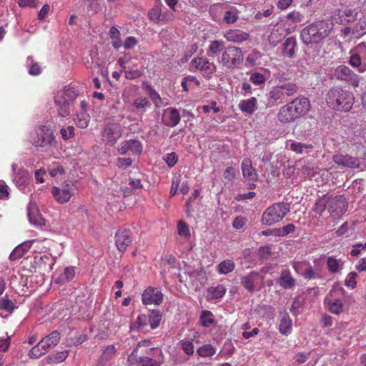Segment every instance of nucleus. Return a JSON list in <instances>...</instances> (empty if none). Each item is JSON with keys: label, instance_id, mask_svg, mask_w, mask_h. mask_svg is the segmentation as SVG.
<instances>
[{"label": "nucleus", "instance_id": "f257e3e1", "mask_svg": "<svg viewBox=\"0 0 366 366\" xmlns=\"http://www.w3.org/2000/svg\"><path fill=\"white\" fill-rule=\"evenodd\" d=\"M333 28L334 24L330 20L315 21L301 31V40L307 46L318 44L330 36Z\"/></svg>", "mask_w": 366, "mask_h": 366}, {"label": "nucleus", "instance_id": "f03ea898", "mask_svg": "<svg viewBox=\"0 0 366 366\" xmlns=\"http://www.w3.org/2000/svg\"><path fill=\"white\" fill-rule=\"evenodd\" d=\"M310 109V100L305 97H298L280 108L277 119L282 124L292 123L306 115Z\"/></svg>", "mask_w": 366, "mask_h": 366}, {"label": "nucleus", "instance_id": "7ed1b4c3", "mask_svg": "<svg viewBox=\"0 0 366 366\" xmlns=\"http://www.w3.org/2000/svg\"><path fill=\"white\" fill-rule=\"evenodd\" d=\"M325 102L327 106L335 110L340 112L350 111L354 104L353 94L340 86L331 87L325 95Z\"/></svg>", "mask_w": 366, "mask_h": 366}, {"label": "nucleus", "instance_id": "20e7f679", "mask_svg": "<svg viewBox=\"0 0 366 366\" xmlns=\"http://www.w3.org/2000/svg\"><path fill=\"white\" fill-rule=\"evenodd\" d=\"M30 142L36 147H56L57 141L53 130L47 126L39 125L30 134Z\"/></svg>", "mask_w": 366, "mask_h": 366}, {"label": "nucleus", "instance_id": "39448f33", "mask_svg": "<svg viewBox=\"0 0 366 366\" xmlns=\"http://www.w3.org/2000/svg\"><path fill=\"white\" fill-rule=\"evenodd\" d=\"M290 206L285 202H278L269 207L262 214L261 221L263 224L271 226L282 220L289 212Z\"/></svg>", "mask_w": 366, "mask_h": 366}, {"label": "nucleus", "instance_id": "423d86ee", "mask_svg": "<svg viewBox=\"0 0 366 366\" xmlns=\"http://www.w3.org/2000/svg\"><path fill=\"white\" fill-rule=\"evenodd\" d=\"M152 343L149 339L139 342L132 352L128 357V361L134 362V359H137L139 355L147 356H163L161 349L156 347H151Z\"/></svg>", "mask_w": 366, "mask_h": 366}, {"label": "nucleus", "instance_id": "0eeeda50", "mask_svg": "<svg viewBox=\"0 0 366 366\" xmlns=\"http://www.w3.org/2000/svg\"><path fill=\"white\" fill-rule=\"evenodd\" d=\"M75 185L73 182L65 181L61 187L54 186L51 189V194L59 204L67 203L74 195Z\"/></svg>", "mask_w": 366, "mask_h": 366}, {"label": "nucleus", "instance_id": "6e6552de", "mask_svg": "<svg viewBox=\"0 0 366 366\" xmlns=\"http://www.w3.org/2000/svg\"><path fill=\"white\" fill-rule=\"evenodd\" d=\"M347 202L342 195L330 197L327 199V210L331 217L337 219L346 212Z\"/></svg>", "mask_w": 366, "mask_h": 366}, {"label": "nucleus", "instance_id": "1a4fd4ad", "mask_svg": "<svg viewBox=\"0 0 366 366\" xmlns=\"http://www.w3.org/2000/svg\"><path fill=\"white\" fill-rule=\"evenodd\" d=\"M334 75L338 80L345 81L353 87H358L360 85L361 78L345 65L337 66Z\"/></svg>", "mask_w": 366, "mask_h": 366}, {"label": "nucleus", "instance_id": "9d476101", "mask_svg": "<svg viewBox=\"0 0 366 366\" xmlns=\"http://www.w3.org/2000/svg\"><path fill=\"white\" fill-rule=\"evenodd\" d=\"M214 65L205 58H194L191 61L192 71L199 70L206 77H209L214 71Z\"/></svg>", "mask_w": 366, "mask_h": 366}, {"label": "nucleus", "instance_id": "9b49d317", "mask_svg": "<svg viewBox=\"0 0 366 366\" xmlns=\"http://www.w3.org/2000/svg\"><path fill=\"white\" fill-rule=\"evenodd\" d=\"M163 300L162 292L157 288L149 287L142 295V303L145 305H159Z\"/></svg>", "mask_w": 366, "mask_h": 366}, {"label": "nucleus", "instance_id": "f8f14e48", "mask_svg": "<svg viewBox=\"0 0 366 366\" xmlns=\"http://www.w3.org/2000/svg\"><path fill=\"white\" fill-rule=\"evenodd\" d=\"M131 231L127 229H119L115 235V244L121 252H124L132 243Z\"/></svg>", "mask_w": 366, "mask_h": 366}, {"label": "nucleus", "instance_id": "ddd939ff", "mask_svg": "<svg viewBox=\"0 0 366 366\" xmlns=\"http://www.w3.org/2000/svg\"><path fill=\"white\" fill-rule=\"evenodd\" d=\"M333 161L338 165L352 169L358 168L360 164V161L358 158L348 154H335L333 156Z\"/></svg>", "mask_w": 366, "mask_h": 366}, {"label": "nucleus", "instance_id": "4468645a", "mask_svg": "<svg viewBox=\"0 0 366 366\" xmlns=\"http://www.w3.org/2000/svg\"><path fill=\"white\" fill-rule=\"evenodd\" d=\"M118 152L121 154H125L130 152L133 154H139L142 152V143L136 139H129L121 143L118 148Z\"/></svg>", "mask_w": 366, "mask_h": 366}, {"label": "nucleus", "instance_id": "2eb2a0df", "mask_svg": "<svg viewBox=\"0 0 366 366\" xmlns=\"http://www.w3.org/2000/svg\"><path fill=\"white\" fill-rule=\"evenodd\" d=\"M180 119V114L175 108H167L164 109L162 117L163 124L170 127L177 126Z\"/></svg>", "mask_w": 366, "mask_h": 366}, {"label": "nucleus", "instance_id": "dca6fc26", "mask_svg": "<svg viewBox=\"0 0 366 366\" xmlns=\"http://www.w3.org/2000/svg\"><path fill=\"white\" fill-rule=\"evenodd\" d=\"M142 86L157 108L165 107L168 104V103L164 101L159 94L148 82L144 81L142 83Z\"/></svg>", "mask_w": 366, "mask_h": 366}, {"label": "nucleus", "instance_id": "f3484780", "mask_svg": "<svg viewBox=\"0 0 366 366\" xmlns=\"http://www.w3.org/2000/svg\"><path fill=\"white\" fill-rule=\"evenodd\" d=\"M132 364H137L138 366H161L164 362L163 356H147L139 355L134 359Z\"/></svg>", "mask_w": 366, "mask_h": 366}, {"label": "nucleus", "instance_id": "a211bd4d", "mask_svg": "<svg viewBox=\"0 0 366 366\" xmlns=\"http://www.w3.org/2000/svg\"><path fill=\"white\" fill-rule=\"evenodd\" d=\"M262 281V277L257 272H251L248 275L242 277V283L244 287L250 292L255 290L256 286Z\"/></svg>", "mask_w": 366, "mask_h": 366}, {"label": "nucleus", "instance_id": "6ab92c4d", "mask_svg": "<svg viewBox=\"0 0 366 366\" xmlns=\"http://www.w3.org/2000/svg\"><path fill=\"white\" fill-rule=\"evenodd\" d=\"M34 240L25 241L14 248L9 255V259L14 261L21 258L31 247Z\"/></svg>", "mask_w": 366, "mask_h": 366}, {"label": "nucleus", "instance_id": "aec40b11", "mask_svg": "<svg viewBox=\"0 0 366 366\" xmlns=\"http://www.w3.org/2000/svg\"><path fill=\"white\" fill-rule=\"evenodd\" d=\"M242 172L244 178L247 181H256L257 174L252 167V162L248 158H244L242 162Z\"/></svg>", "mask_w": 366, "mask_h": 366}, {"label": "nucleus", "instance_id": "412c9836", "mask_svg": "<svg viewBox=\"0 0 366 366\" xmlns=\"http://www.w3.org/2000/svg\"><path fill=\"white\" fill-rule=\"evenodd\" d=\"M286 31L282 26L274 27L268 36V41L272 46H276L285 36Z\"/></svg>", "mask_w": 366, "mask_h": 366}, {"label": "nucleus", "instance_id": "4be33fe9", "mask_svg": "<svg viewBox=\"0 0 366 366\" xmlns=\"http://www.w3.org/2000/svg\"><path fill=\"white\" fill-rule=\"evenodd\" d=\"M297 41L295 37L290 36L286 39L282 44L283 55L289 58L294 57L297 50Z\"/></svg>", "mask_w": 366, "mask_h": 366}, {"label": "nucleus", "instance_id": "5701e85b", "mask_svg": "<svg viewBox=\"0 0 366 366\" xmlns=\"http://www.w3.org/2000/svg\"><path fill=\"white\" fill-rule=\"evenodd\" d=\"M294 131L299 137L310 136L312 132V124L308 119H304L296 124Z\"/></svg>", "mask_w": 366, "mask_h": 366}, {"label": "nucleus", "instance_id": "b1692460", "mask_svg": "<svg viewBox=\"0 0 366 366\" xmlns=\"http://www.w3.org/2000/svg\"><path fill=\"white\" fill-rule=\"evenodd\" d=\"M117 352V349L114 345L107 346L103 350L97 366H106L107 363L111 360Z\"/></svg>", "mask_w": 366, "mask_h": 366}, {"label": "nucleus", "instance_id": "393cba45", "mask_svg": "<svg viewBox=\"0 0 366 366\" xmlns=\"http://www.w3.org/2000/svg\"><path fill=\"white\" fill-rule=\"evenodd\" d=\"M279 331L283 335H288L292 332V320L287 312L280 314Z\"/></svg>", "mask_w": 366, "mask_h": 366}, {"label": "nucleus", "instance_id": "a878e982", "mask_svg": "<svg viewBox=\"0 0 366 366\" xmlns=\"http://www.w3.org/2000/svg\"><path fill=\"white\" fill-rule=\"evenodd\" d=\"M60 340V333L55 330L49 335L43 337L39 342L49 351L51 347L56 346Z\"/></svg>", "mask_w": 366, "mask_h": 366}, {"label": "nucleus", "instance_id": "bb28decb", "mask_svg": "<svg viewBox=\"0 0 366 366\" xmlns=\"http://www.w3.org/2000/svg\"><path fill=\"white\" fill-rule=\"evenodd\" d=\"M54 102L58 107L57 111L60 117H66L69 115V103L64 99L63 96H55Z\"/></svg>", "mask_w": 366, "mask_h": 366}, {"label": "nucleus", "instance_id": "cd10ccee", "mask_svg": "<svg viewBox=\"0 0 366 366\" xmlns=\"http://www.w3.org/2000/svg\"><path fill=\"white\" fill-rule=\"evenodd\" d=\"M280 285L284 289H291L295 285V280L288 269L282 270L279 280Z\"/></svg>", "mask_w": 366, "mask_h": 366}, {"label": "nucleus", "instance_id": "c85d7f7f", "mask_svg": "<svg viewBox=\"0 0 366 366\" xmlns=\"http://www.w3.org/2000/svg\"><path fill=\"white\" fill-rule=\"evenodd\" d=\"M132 105L137 112L143 114L152 104L147 97H139L134 99Z\"/></svg>", "mask_w": 366, "mask_h": 366}, {"label": "nucleus", "instance_id": "c756f323", "mask_svg": "<svg viewBox=\"0 0 366 366\" xmlns=\"http://www.w3.org/2000/svg\"><path fill=\"white\" fill-rule=\"evenodd\" d=\"M366 34V16L360 18L352 29V34L356 38H360Z\"/></svg>", "mask_w": 366, "mask_h": 366}, {"label": "nucleus", "instance_id": "7c9ffc66", "mask_svg": "<svg viewBox=\"0 0 366 366\" xmlns=\"http://www.w3.org/2000/svg\"><path fill=\"white\" fill-rule=\"evenodd\" d=\"M344 262L334 257H329L327 260L328 270L331 273H337L343 268Z\"/></svg>", "mask_w": 366, "mask_h": 366}, {"label": "nucleus", "instance_id": "2f4dec72", "mask_svg": "<svg viewBox=\"0 0 366 366\" xmlns=\"http://www.w3.org/2000/svg\"><path fill=\"white\" fill-rule=\"evenodd\" d=\"M257 99L255 97H251L247 100L241 102L239 108L243 112L252 114L256 108Z\"/></svg>", "mask_w": 366, "mask_h": 366}, {"label": "nucleus", "instance_id": "473e14b6", "mask_svg": "<svg viewBox=\"0 0 366 366\" xmlns=\"http://www.w3.org/2000/svg\"><path fill=\"white\" fill-rule=\"evenodd\" d=\"M119 136L115 133L114 129L112 127H106L103 133V141L109 145H113L117 142Z\"/></svg>", "mask_w": 366, "mask_h": 366}, {"label": "nucleus", "instance_id": "72a5a7b5", "mask_svg": "<svg viewBox=\"0 0 366 366\" xmlns=\"http://www.w3.org/2000/svg\"><path fill=\"white\" fill-rule=\"evenodd\" d=\"M147 316L150 329L154 330L158 327L162 320L160 312L158 310H152L149 312Z\"/></svg>", "mask_w": 366, "mask_h": 366}, {"label": "nucleus", "instance_id": "f704fd0d", "mask_svg": "<svg viewBox=\"0 0 366 366\" xmlns=\"http://www.w3.org/2000/svg\"><path fill=\"white\" fill-rule=\"evenodd\" d=\"M162 4H156L149 11H148V17L152 22L159 24L160 14L162 11Z\"/></svg>", "mask_w": 366, "mask_h": 366}, {"label": "nucleus", "instance_id": "c9c22d12", "mask_svg": "<svg viewBox=\"0 0 366 366\" xmlns=\"http://www.w3.org/2000/svg\"><path fill=\"white\" fill-rule=\"evenodd\" d=\"M56 96H63L64 99L70 104L76 99L78 96V93L74 88L69 87L64 88V90L58 92Z\"/></svg>", "mask_w": 366, "mask_h": 366}, {"label": "nucleus", "instance_id": "e433bc0d", "mask_svg": "<svg viewBox=\"0 0 366 366\" xmlns=\"http://www.w3.org/2000/svg\"><path fill=\"white\" fill-rule=\"evenodd\" d=\"M286 97L294 96L298 92V86L293 82H286L279 84Z\"/></svg>", "mask_w": 366, "mask_h": 366}, {"label": "nucleus", "instance_id": "4c0bfd02", "mask_svg": "<svg viewBox=\"0 0 366 366\" xmlns=\"http://www.w3.org/2000/svg\"><path fill=\"white\" fill-rule=\"evenodd\" d=\"M249 34L247 32L239 29H230V41L240 43L247 40Z\"/></svg>", "mask_w": 366, "mask_h": 366}, {"label": "nucleus", "instance_id": "58836bf2", "mask_svg": "<svg viewBox=\"0 0 366 366\" xmlns=\"http://www.w3.org/2000/svg\"><path fill=\"white\" fill-rule=\"evenodd\" d=\"M28 216L31 223L36 225L41 224L42 218L38 213L34 204L29 205L28 208Z\"/></svg>", "mask_w": 366, "mask_h": 366}, {"label": "nucleus", "instance_id": "ea45409f", "mask_svg": "<svg viewBox=\"0 0 366 366\" xmlns=\"http://www.w3.org/2000/svg\"><path fill=\"white\" fill-rule=\"evenodd\" d=\"M231 55L233 56L232 58L230 57L232 64L237 66L242 63L243 54L239 48L230 46V56Z\"/></svg>", "mask_w": 366, "mask_h": 366}, {"label": "nucleus", "instance_id": "a19ab883", "mask_svg": "<svg viewBox=\"0 0 366 366\" xmlns=\"http://www.w3.org/2000/svg\"><path fill=\"white\" fill-rule=\"evenodd\" d=\"M109 36L112 39L114 48L119 49L122 46V42L120 39V31L117 27L112 26L110 28Z\"/></svg>", "mask_w": 366, "mask_h": 366}, {"label": "nucleus", "instance_id": "79ce46f5", "mask_svg": "<svg viewBox=\"0 0 366 366\" xmlns=\"http://www.w3.org/2000/svg\"><path fill=\"white\" fill-rule=\"evenodd\" d=\"M226 292V288L222 285H218L215 287H210L207 290V294L211 299L221 298Z\"/></svg>", "mask_w": 366, "mask_h": 366}, {"label": "nucleus", "instance_id": "37998d69", "mask_svg": "<svg viewBox=\"0 0 366 366\" xmlns=\"http://www.w3.org/2000/svg\"><path fill=\"white\" fill-rule=\"evenodd\" d=\"M48 350L43 346V345L39 342L34 347H33L29 352V355L31 358H39L41 355L47 352Z\"/></svg>", "mask_w": 366, "mask_h": 366}, {"label": "nucleus", "instance_id": "c03bdc74", "mask_svg": "<svg viewBox=\"0 0 366 366\" xmlns=\"http://www.w3.org/2000/svg\"><path fill=\"white\" fill-rule=\"evenodd\" d=\"M302 276L306 280H315L320 277V272L313 269L310 262L307 264L304 272L302 273Z\"/></svg>", "mask_w": 366, "mask_h": 366}, {"label": "nucleus", "instance_id": "a18cd8bd", "mask_svg": "<svg viewBox=\"0 0 366 366\" xmlns=\"http://www.w3.org/2000/svg\"><path fill=\"white\" fill-rule=\"evenodd\" d=\"M285 95L280 85L273 86L268 93V97L274 101H282L285 98Z\"/></svg>", "mask_w": 366, "mask_h": 366}, {"label": "nucleus", "instance_id": "49530a36", "mask_svg": "<svg viewBox=\"0 0 366 366\" xmlns=\"http://www.w3.org/2000/svg\"><path fill=\"white\" fill-rule=\"evenodd\" d=\"M312 148L313 146L311 144H304L297 142H292L290 145V149L297 154H302L305 149Z\"/></svg>", "mask_w": 366, "mask_h": 366}, {"label": "nucleus", "instance_id": "de8ad7c7", "mask_svg": "<svg viewBox=\"0 0 366 366\" xmlns=\"http://www.w3.org/2000/svg\"><path fill=\"white\" fill-rule=\"evenodd\" d=\"M201 324L204 327H209L214 322L213 315L209 310H204L200 316Z\"/></svg>", "mask_w": 366, "mask_h": 366}, {"label": "nucleus", "instance_id": "09e8293b", "mask_svg": "<svg viewBox=\"0 0 366 366\" xmlns=\"http://www.w3.org/2000/svg\"><path fill=\"white\" fill-rule=\"evenodd\" d=\"M343 305L341 300L337 299L332 300L329 302V310L335 315H339L342 312Z\"/></svg>", "mask_w": 366, "mask_h": 366}, {"label": "nucleus", "instance_id": "8fccbe9b", "mask_svg": "<svg viewBox=\"0 0 366 366\" xmlns=\"http://www.w3.org/2000/svg\"><path fill=\"white\" fill-rule=\"evenodd\" d=\"M357 16V11L356 9H346L340 14V18L347 22H350L353 21L356 19Z\"/></svg>", "mask_w": 366, "mask_h": 366}, {"label": "nucleus", "instance_id": "3c124183", "mask_svg": "<svg viewBox=\"0 0 366 366\" xmlns=\"http://www.w3.org/2000/svg\"><path fill=\"white\" fill-rule=\"evenodd\" d=\"M326 209H327V200L325 198H320L316 201L313 211L317 214H322Z\"/></svg>", "mask_w": 366, "mask_h": 366}, {"label": "nucleus", "instance_id": "603ef678", "mask_svg": "<svg viewBox=\"0 0 366 366\" xmlns=\"http://www.w3.org/2000/svg\"><path fill=\"white\" fill-rule=\"evenodd\" d=\"M349 64L354 68H359L362 64L360 55L357 52L350 51Z\"/></svg>", "mask_w": 366, "mask_h": 366}, {"label": "nucleus", "instance_id": "864d4df0", "mask_svg": "<svg viewBox=\"0 0 366 366\" xmlns=\"http://www.w3.org/2000/svg\"><path fill=\"white\" fill-rule=\"evenodd\" d=\"M215 353V350L211 345H204L197 350V354L201 357H209Z\"/></svg>", "mask_w": 366, "mask_h": 366}, {"label": "nucleus", "instance_id": "5fc2aeb1", "mask_svg": "<svg viewBox=\"0 0 366 366\" xmlns=\"http://www.w3.org/2000/svg\"><path fill=\"white\" fill-rule=\"evenodd\" d=\"M148 316L147 315H140L137 317L136 324L137 325V329L139 331L147 330V327L149 325Z\"/></svg>", "mask_w": 366, "mask_h": 366}, {"label": "nucleus", "instance_id": "6e6d98bb", "mask_svg": "<svg viewBox=\"0 0 366 366\" xmlns=\"http://www.w3.org/2000/svg\"><path fill=\"white\" fill-rule=\"evenodd\" d=\"M89 117L85 113L78 114L76 117V125L79 128L84 129L89 125Z\"/></svg>", "mask_w": 366, "mask_h": 366}, {"label": "nucleus", "instance_id": "4d7b16f0", "mask_svg": "<svg viewBox=\"0 0 366 366\" xmlns=\"http://www.w3.org/2000/svg\"><path fill=\"white\" fill-rule=\"evenodd\" d=\"M225 46V43L222 40H216L214 41H212L209 45V51L212 53H218L222 51Z\"/></svg>", "mask_w": 366, "mask_h": 366}, {"label": "nucleus", "instance_id": "13d9d810", "mask_svg": "<svg viewBox=\"0 0 366 366\" xmlns=\"http://www.w3.org/2000/svg\"><path fill=\"white\" fill-rule=\"evenodd\" d=\"M75 275V270L74 267H67L64 269V273L61 277V282H69Z\"/></svg>", "mask_w": 366, "mask_h": 366}, {"label": "nucleus", "instance_id": "bf43d9fd", "mask_svg": "<svg viewBox=\"0 0 366 366\" xmlns=\"http://www.w3.org/2000/svg\"><path fill=\"white\" fill-rule=\"evenodd\" d=\"M178 234L182 237H189L190 230L188 225L183 220H179L177 224Z\"/></svg>", "mask_w": 366, "mask_h": 366}, {"label": "nucleus", "instance_id": "052dcab7", "mask_svg": "<svg viewBox=\"0 0 366 366\" xmlns=\"http://www.w3.org/2000/svg\"><path fill=\"white\" fill-rule=\"evenodd\" d=\"M249 80L254 84L259 86V85L264 84V82L266 81V78L264 77V76L263 74H262L259 72H254V73L251 74Z\"/></svg>", "mask_w": 366, "mask_h": 366}, {"label": "nucleus", "instance_id": "680f3d73", "mask_svg": "<svg viewBox=\"0 0 366 366\" xmlns=\"http://www.w3.org/2000/svg\"><path fill=\"white\" fill-rule=\"evenodd\" d=\"M60 134L64 140H69L74 136V127L73 126H69L66 128H61L60 129Z\"/></svg>", "mask_w": 366, "mask_h": 366}, {"label": "nucleus", "instance_id": "e2e57ef3", "mask_svg": "<svg viewBox=\"0 0 366 366\" xmlns=\"http://www.w3.org/2000/svg\"><path fill=\"white\" fill-rule=\"evenodd\" d=\"M0 308L7 312H11L14 308V305L9 298L3 297L0 299Z\"/></svg>", "mask_w": 366, "mask_h": 366}, {"label": "nucleus", "instance_id": "0e129e2a", "mask_svg": "<svg viewBox=\"0 0 366 366\" xmlns=\"http://www.w3.org/2000/svg\"><path fill=\"white\" fill-rule=\"evenodd\" d=\"M181 346L185 354L191 355L194 353V345L192 342L182 340L181 342Z\"/></svg>", "mask_w": 366, "mask_h": 366}, {"label": "nucleus", "instance_id": "69168bd1", "mask_svg": "<svg viewBox=\"0 0 366 366\" xmlns=\"http://www.w3.org/2000/svg\"><path fill=\"white\" fill-rule=\"evenodd\" d=\"M164 160L169 167H172L177 163L178 157L176 153L172 152L166 155Z\"/></svg>", "mask_w": 366, "mask_h": 366}, {"label": "nucleus", "instance_id": "338daca9", "mask_svg": "<svg viewBox=\"0 0 366 366\" xmlns=\"http://www.w3.org/2000/svg\"><path fill=\"white\" fill-rule=\"evenodd\" d=\"M211 110H213L214 113H217L219 112V109L216 107V102H212L209 104L204 105L199 107V111L202 112L204 113H209Z\"/></svg>", "mask_w": 366, "mask_h": 366}, {"label": "nucleus", "instance_id": "774afa93", "mask_svg": "<svg viewBox=\"0 0 366 366\" xmlns=\"http://www.w3.org/2000/svg\"><path fill=\"white\" fill-rule=\"evenodd\" d=\"M142 74V71L138 69H129L124 71L125 78L128 79H134Z\"/></svg>", "mask_w": 366, "mask_h": 366}]
</instances>
